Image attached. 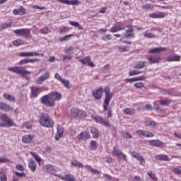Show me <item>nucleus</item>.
<instances>
[{
    "label": "nucleus",
    "instance_id": "f257e3e1",
    "mask_svg": "<svg viewBox=\"0 0 181 181\" xmlns=\"http://www.w3.org/2000/svg\"><path fill=\"white\" fill-rule=\"evenodd\" d=\"M103 91L105 93V97L103 103V110L107 111L108 109V106L110 105V102L112 98V93H111L110 87L105 86V88L103 86L99 87L98 89L95 90L93 92V97H95V100H100L101 97H103Z\"/></svg>",
    "mask_w": 181,
    "mask_h": 181
},
{
    "label": "nucleus",
    "instance_id": "f03ea898",
    "mask_svg": "<svg viewBox=\"0 0 181 181\" xmlns=\"http://www.w3.org/2000/svg\"><path fill=\"white\" fill-rule=\"evenodd\" d=\"M62 100V95L59 92H52L49 95H45L40 99L41 104L46 107H54L56 101Z\"/></svg>",
    "mask_w": 181,
    "mask_h": 181
},
{
    "label": "nucleus",
    "instance_id": "7ed1b4c3",
    "mask_svg": "<svg viewBox=\"0 0 181 181\" xmlns=\"http://www.w3.org/2000/svg\"><path fill=\"white\" fill-rule=\"evenodd\" d=\"M40 124L42 127H45V128H53V127H54V122H53V119L46 113H43L40 116Z\"/></svg>",
    "mask_w": 181,
    "mask_h": 181
},
{
    "label": "nucleus",
    "instance_id": "20e7f679",
    "mask_svg": "<svg viewBox=\"0 0 181 181\" xmlns=\"http://www.w3.org/2000/svg\"><path fill=\"white\" fill-rule=\"evenodd\" d=\"M8 71H11V73L21 74L23 77H25L27 74H30L32 73L31 71H26L24 67L21 66L8 67Z\"/></svg>",
    "mask_w": 181,
    "mask_h": 181
},
{
    "label": "nucleus",
    "instance_id": "39448f33",
    "mask_svg": "<svg viewBox=\"0 0 181 181\" xmlns=\"http://www.w3.org/2000/svg\"><path fill=\"white\" fill-rule=\"evenodd\" d=\"M0 120L4 122L3 127H14L15 122L13 120L11 119L8 115L5 113L0 114Z\"/></svg>",
    "mask_w": 181,
    "mask_h": 181
},
{
    "label": "nucleus",
    "instance_id": "423d86ee",
    "mask_svg": "<svg viewBox=\"0 0 181 181\" xmlns=\"http://www.w3.org/2000/svg\"><path fill=\"white\" fill-rule=\"evenodd\" d=\"M13 33H16L18 36H23V37L29 38L32 37V33L30 30L28 28H21L18 30H14Z\"/></svg>",
    "mask_w": 181,
    "mask_h": 181
},
{
    "label": "nucleus",
    "instance_id": "0eeeda50",
    "mask_svg": "<svg viewBox=\"0 0 181 181\" xmlns=\"http://www.w3.org/2000/svg\"><path fill=\"white\" fill-rule=\"evenodd\" d=\"M113 156H117L119 159H122L123 160H125L127 162V155H125L119 148L118 146H115L114 149L112 152Z\"/></svg>",
    "mask_w": 181,
    "mask_h": 181
},
{
    "label": "nucleus",
    "instance_id": "6e6552de",
    "mask_svg": "<svg viewBox=\"0 0 181 181\" xmlns=\"http://www.w3.org/2000/svg\"><path fill=\"white\" fill-rule=\"evenodd\" d=\"M125 29V25L124 23L118 22L113 27L110 29V32L111 33H116V32H121V30H124Z\"/></svg>",
    "mask_w": 181,
    "mask_h": 181
},
{
    "label": "nucleus",
    "instance_id": "1a4fd4ad",
    "mask_svg": "<svg viewBox=\"0 0 181 181\" xmlns=\"http://www.w3.org/2000/svg\"><path fill=\"white\" fill-rule=\"evenodd\" d=\"M71 112L74 117H79V118H86L87 117L86 112L76 107H72Z\"/></svg>",
    "mask_w": 181,
    "mask_h": 181
},
{
    "label": "nucleus",
    "instance_id": "9d476101",
    "mask_svg": "<svg viewBox=\"0 0 181 181\" xmlns=\"http://www.w3.org/2000/svg\"><path fill=\"white\" fill-rule=\"evenodd\" d=\"M135 34H134V28L132 26H127V30L125 32V35L120 39V42H122V39H134Z\"/></svg>",
    "mask_w": 181,
    "mask_h": 181
},
{
    "label": "nucleus",
    "instance_id": "9b49d317",
    "mask_svg": "<svg viewBox=\"0 0 181 181\" xmlns=\"http://www.w3.org/2000/svg\"><path fill=\"white\" fill-rule=\"evenodd\" d=\"M49 78H50V72L46 71L37 78L36 83L37 84H43V83H45L46 80H49Z\"/></svg>",
    "mask_w": 181,
    "mask_h": 181
},
{
    "label": "nucleus",
    "instance_id": "f8f14e48",
    "mask_svg": "<svg viewBox=\"0 0 181 181\" xmlns=\"http://www.w3.org/2000/svg\"><path fill=\"white\" fill-rule=\"evenodd\" d=\"M93 118L98 124H103V125H105V127H110V122L108 120L104 119L100 116H93Z\"/></svg>",
    "mask_w": 181,
    "mask_h": 181
},
{
    "label": "nucleus",
    "instance_id": "ddd939ff",
    "mask_svg": "<svg viewBox=\"0 0 181 181\" xmlns=\"http://www.w3.org/2000/svg\"><path fill=\"white\" fill-rule=\"evenodd\" d=\"M136 134L137 135H142V136H145L146 138H153V136H155V134H153V133L142 129L137 130Z\"/></svg>",
    "mask_w": 181,
    "mask_h": 181
},
{
    "label": "nucleus",
    "instance_id": "4468645a",
    "mask_svg": "<svg viewBox=\"0 0 181 181\" xmlns=\"http://www.w3.org/2000/svg\"><path fill=\"white\" fill-rule=\"evenodd\" d=\"M79 62L84 65L88 64L89 67H95V64L91 62V58L90 57H86L84 59H80Z\"/></svg>",
    "mask_w": 181,
    "mask_h": 181
},
{
    "label": "nucleus",
    "instance_id": "2eb2a0df",
    "mask_svg": "<svg viewBox=\"0 0 181 181\" xmlns=\"http://www.w3.org/2000/svg\"><path fill=\"white\" fill-rule=\"evenodd\" d=\"M90 134L86 131L81 132L77 136L76 139L78 141H86L90 139Z\"/></svg>",
    "mask_w": 181,
    "mask_h": 181
},
{
    "label": "nucleus",
    "instance_id": "dca6fc26",
    "mask_svg": "<svg viewBox=\"0 0 181 181\" xmlns=\"http://www.w3.org/2000/svg\"><path fill=\"white\" fill-rule=\"evenodd\" d=\"M19 56L21 57H36L40 56V54L35 52H21Z\"/></svg>",
    "mask_w": 181,
    "mask_h": 181
},
{
    "label": "nucleus",
    "instance_id": "f3484780",
    "mask_svg": "<svg viewBox=\"0 0 181 181\" xmlns=\"http://www.w3.org/2000/svg\"><path fill=\"white\" fill-rule=\"evenodd\" d=\"M0 110H1V111H4L5 112H8V111H12V107L8 103L0 102Z\"/></svg>",
    "mask_w": 181,
    "mask_h": 181
},
{
    "label": "nucleus",
    "instance_id": "a211bd4d",
    "mask_svg": "<svg viewBox=\"0 0 181 181\" xmlns=\"http://www.w3.org/2000/svg\"><path fill=\"white\" fill-rule=\"evenodd\" d=\"M148 144H149L151 146H163V142L158 139L149 140Z\"/></svg>",
    "mask_w": 181,
    "mask_h": 181
},
{
    "label": "nucleus",
    "instance_id": "6ab92c4d",
    "mask_svg": "<svg viewBox=\"0 0 181 181\" xmlns=\"http://www.w3.org/2000/svg\"><path fill=\"white\" fill-rule=\"evenodd\" d=\"M149 18H152L153 19H162L165 18V13L163 12L153 13L148 15Z\"/></svg>",
    "mask_w": 181,
    "mask_h": 181
},
{
    "label": "nucleus",
    "instance_id": "aec40b11",
    "mask_svg": "<svg viewBox=\"0 0 181 181\" xmlns=\"http://www.w3.org/2000/svg\"><path fill=\"white\" fill-rule=\"evenodd\" d=\"M33 138H35L34 135L25 134L23 136L22 141L24 144H30V142H32V141L33 140Z\"/></svg>",
    "mask_w": 181,
    "mask_h": 181
},
{
    "label": "nucleus",
    "instance_id": "412c9836",
    "mask_svg": "<svg viewBox=\"0 0 181 181\" xmlns=\"http://www.w3.org/2000/svg\"><path fill=\"white\" fill-rule=\"evenodd\" d=\"M154 158L156 160H165L166 162H169L170 160V158H169V156L165 154L156 155L155 156Z\"/></svg>",
    "mask_w": 181,
    "mask_h": 181
},
{
    "label": "nucleus",
    "instance_id": "4be33fe9",
    "mask_svg": "<svg viewBox=\"0 0 181 181\" xmlns=\"http://www.w3.org/2000/svg\"><path fill=\"white\" fill-rule=\"evenodd\" d=\"M57 2L65 4V5H78V0H57Z\"/></svg>",
    "mask_w": 181,
    "mask_h": 181
},
{
    "label": "nucleus",
    "instance_id": "5701e85b",
    "mask_svg": "<svg viewBox=\"0 0 181 181\" xmlns=\"http://www.w3.org/2000/svg\"><path fill=\"white\" fill-rule=\"evenodd\" d=\"M31 89V97L32 98H36L37 97V93H39V90H40V88L37 86H33L30 87Z\"/></svg>",
    "mask_w": 181,
    "mask_h": 181
},
{
    "label": "nucleus",
    "instance_id": "b1692460",
    "mask_svg": "<svg viewBox=\"0 0 181 181\" xmlns=\"http://www.w3.org/2000/svg\"><path fill=\"white\" fill-rule=\"evenodd\" d=\"M28 168L30 169L31 172H36L37 165L35 161L32 159H28Z\"/></svg>",
    "mask_w": 181,
    "mask_h": 181
},
{
    "label": "nucleus",
    "instance_id": "393cba45",
    "mask_svg": "<svg viewBox=\"0 0 181 181\" xmlns=\"http://www.w3.org/2000/svg\"><path fill=\"white\" fill-rule=\"evenodd\" d=\"M181 57L179 55H170L166 58L167 62H180Z\"/></svg>",
    "mask_w": 181,
    "mask_h": 181
},
{
    "label": "nucleus",
    "instance_id": "a878e982",
    "mask_svg": "<svg viewBox=\"0 0 181 181\" xmlns=\"http://www.w3.org/2000/svg\"><path fill=\"white\" fill-rule=\"evenodd\" d=\"M165 50H168V48L162 47H156L150 49L148 53H160V52H165Z\"/></svg>",
    "mask_w": 181,
    "mask_h": 181
},
{
    "label": "nucleus",
    "instance_id": "bb28decb",
    "mask_svg": "<svg viewBox=\"0 0 181 181\" xmlns=\"http://www.w3.org/2000/svg\"><path fill=\"white\" fill-rule=\"evenodd\" d=\"M35 62H38L37 59H21L19 62L18 64L22 65V64H28V63H35Z\"/></svg>",
    "mask_w": 181,
    "mask_h": 181
},
{
    "label": "nucleus",
    "instance_id": "cd10ccee",
    "mask_svg": "<svg viewBox=\"0 0 181 181\" xmlns=\"http://www.w3.org/2000/svg\"><path fill=\"white\" fill-rule=\"evenodd\" d=\"M147 60H148L151 64L159 63L160 62V57H149L147 58Z\"/></svg>",
    "mask_w": 181,
    "mask_h": 181
},
{
    "label": "nucleus",
    "instance_id": "c85d7f7f",
    "mask_svg": "<svg viewBox=\"0 0 181 181\" xmlns=\"http://www.w3.org/2000/svg\"><path fill=\"white\" fill-rule=\"evenodd\" d=\"M3 96L4 97L5 100H7V101H9L10 103H15V101H16L15 97L9 93H4Z\"/></svg>",
    "mask_w": 181,
    "mask_h": 181
},
{
    "label": "nucleus",
    "instance_id": "c756f323",
    "mask_svg": "<svg viewBox=\"0 0 181 181\" xmlns=\"http://www.w3.org/2000/svg\"><path fill=\"white\" fill-rule=\"evenodd\" d=\"M64 132V129L62 127H58L57 128V133L55 136V139L56 141H59L62 136H63V133Z\"/></svg>",
    "mask_w": 181,
    "mask_h": 181
},
{
    "label": "nucleus",
    "instance_id": "7c9ffc66",
    "mask_svg": "<svg viewBox=\"0 0 181 181\" xmlns=\"http://www.w3.org/2000/svg\"><path fill=\"white\" fill-rule=\"evenodd\" d=\"M123 112L126 115H134L135 114V109L127 107L123 110Z\"/></svg>",
    "mask_w": 181,
    "mask_h": 181
},
{
    "label": "nucleus",
    "instance_id": "2f4dec72",
    "mask_svg": "<svg viewBox=\"0 0 181 181\" xmlns=\"http://www.w3.org/2000/svg\"><path fill=\"white\" fill-rule=\"evenodd\" d=\"M45 170H47V173H50L53 175L54 173V168L51 164H47L45 166Z\"/></svg>",
    "mask_w": 181,
    "mask_h": 181
},
{
    "label": "nucleus",
    "instance_id": "473e14b6",
    "mask_svg": "<svg viewBox=\"0 0 181 181\" xmlns=\"http://www.w3.org/2000/svg\"><path fill=\"white\" fill-rule=\"evenodd\" d=\"M89 148L91 151H95L97 148H98V144H97V141H91Z\"/></svg>",
    "mask_w": 181,
    "mask_h": 181
},
{
    "label": "nucleus",
    "instance_id": "72a5a7b5",
    "mask_svg": "<svg viewBox=\"0 0 181 181\" xmlns=\"http://www.w3.org/2000/svg\"><path fill=\"white\" fill-rule=\"evenodd\" d=\"M30 155H32V156H33V158H35V160H37V162H38L39 165H40V162H42V158H40V157L39 156V155H37V153L31 151L30 152Z\"/></svg>",
    "mask_w": 181,
    "mask_h": 181
},
{
    "label": "nucleus",
    "instance_id": "f704fd0d",
    "mask_svg": "<svg viewBox=\"0 0 181 181\" xmlns=\"http://www.w3.org/2000/svg\"><path fill=\"white\" fill-rule=\"evenodd\" d=\"M145 64H146V62H140L134 66V69H144V67H145Z\"/></svg>",
    "mask_w": 181,
    "mask_h": 181
},
{
    "label": "nucleus",
    "instance_id": "c9c22d12",
    "mask_svg": "<svg viewBox=\"0 0 181 181\" xmlns=\"http://www.w3.org/2000/svg\"><path fill=\"white\" fill-rule=\"evenodd\" d=\"M144 37H146V39H153L155 37V35L148 30L144 33Z\"/></svg>",
    "mask_w": 181,
    "mask_h": 181
},
{
    "label": "nucleus",
    "instance_id": "e433bc0d",
    "mask_svg": "<svg viewBox=\"0 0 181 181\" xmlns=\"http://www.w3.org/2000/svg\"><path fill=\"white\" fill-rule=\"evenodd\" d=\"M90 132L93 138H98V136H100V134H98V131L97 130V129H95V127H92L90 129Z\"/></svg>",
    "mask_w": 181,
    "mask_h": 181
},
{
    "label": "nucleus",
    "instance_id": "4c0bfd02",
    "mask_svg": "<svg viewBox=\"0 0 181 181\" xmlns=\"http://www.w3.org/2000/svg\"><path fill=\"white\" fill-rule=\"evenodd\" d=\"M74 37V35H73V34H69V35H65V36L61 37V38L59 39V40H60V42H66V41H67V40H70V38H71V37Z\"/></svg>",
    "mask_w": 181,
    "mask_h": 181
},
{
    "label": "nucleus",
    "instance_id": "58836bf2",
    "mask_svg": "<svg viewBox=\"0 0 181 181\" xmlns=\"http://www.w3.org/2000/svg\"><path fill=\"white\" fill-rule=\"evenodd\" d=\"M146 126L148 127V128H156L158 124H156L155 121H149L146 124Z\"/></svg>",
    "mask_w": 181,
    "mask_h": 181
},
{
    "label": "nucleus",
    "instance_id": "ea45409f",
    "mask_svg": "<svg viewBox=\"0 0 181 181\" xmlns=\"http://www.w3.org/2000/svg\"><path fill=\"white\" fill-rule=\"evenodd\" d=\"M142 9H144V11H149L150 9H153V4H144L141 6Z\"/></svg>",
    "mask_w": 181,
    "mask_h": 181
},
{
    "label": "nucleus",
    "instance_id": "a19ab883",
    "mask_svg": "<svg viewBox=\"0 0 181 181\" xmlns=\"http://www.w3.org/2000/svg\"><path fill=\"white\" fill-rule=\"evenodd\" d=\"M13 45L14 46H22L23 45H25V42H23V40H21V39H18L16 40L13 42Z\"/></svg>",
    "mask_w": 181,
    "mask_h": 181
},
{
    "label": "nucleus",
    "instance_id": "79ce46f5",
    "mask_svg": "<svg viewBox=\"0 0 181 181\" xmlns=\"http://www.w3.org/2000/svg\"><path fill=\"white\" fill-rule=\"evenodd\" d=\"M147 175L151 177V179H153V180H158V177L156 176V174L153 173L152 171H148Z\"/></svg>",
    "mask_w": 181,
    "mask_h": 181
},
{
    "label": "nucleus",
    "instance_id": "37998d69",
    "mask_svg": "<svg viewBox=\"0 0 181 181\" xmlns=\"http://www.w3.org/2000/svg\"><path fill=\"white\" fill-rule=\"evenodd\" d=\"M69 23H70V25H71V26H75L76 28H78V29H83V27H81V25H80V23H78V22H77V21H70Z\"/></svg>",
    "mask_w": 181,
    "mask_h": 181
},
{
    "label": "nucleus",
    "instance_id": "c03bdc74",
    "mask_svg": "<svg viewBox=\"0 0 181 181\" xmlns=\"http://www.w3.org/2000/svg\"><path fill=\"white\" fill-rule=\"evenodd\" d=\"M71 165L73 166H78V168H84V165L83 163L77 161V160H74L71 162Z\"/></svg>",
    "mask_w": 181,
    "mask_h": 181
},
{
    "label": "nucleus",
    "instance_id": "a18cd8bd",
    "mask_svg": "<svg viewBox=\"0 0 181 181\" xmlns=\"http://www.w3.org/2000/svg\"><path fill=\"white\" fill-rule=\"evenodd\" d=\"M137 160H139V165H141V166H145V165H146V160H145V158H144V156H142L139 157Z\"/></svg>",
    "mask_w": 181,
    "mask_h": 181
},
{
    "label": "nucleus",
    "instance_id": "49530a36",
    "mask_svg": "<svg viewBox=\"0 0 181 181\" xmlns=\"http://www.w3.org/2000/svg\"><path fill=\"white\" fill-rule=\"evenodd\" d=\"M65 180L66 181H76V178L70 174H66V175H65Z\"/></svg>",
    "mask_w": 181,
    "mask_h": 181
},
{
    "label": "nucleus",
    "instance_id": "de8ad7c7",
    "mask_svg": "<svg viewBox=\"0 0 181 181\" xmlns=\"http://www.w3.org/2000/svg\"><path fill=\"white\" fill-rule=\"evenodd\" d=\"M61 82L66 88H70V81L69 80L62 79Z\"/></svg>",
    "mask_w": 181,
    "mask_h": 181
},
{
    "label": "nucleus",
    "instance_id": "09e8293b",
    "mask_svg": "<svg viewBox=\"0 0 181 181\" xmlns=\"http://www.w3.org/2000/svg\"><path fill=\"white\" fill-rule=\"evenodd\" d=\"M74 50V47H69L66 49H64V53H66V54H73V51Z\"/></svg>",
    "mask_w": 181,
    "mask_h": 181
},
{
    "label": "nucleus",
    "instance_id": "8fccbe9b",
    "mask_svg": "<svg viewBox=\"0 0 181 181\" xmlns=\"http://www.w3.org/2000/svg\"><path fill=\"white\" fill-rule=\"evenodd\" d=\"M172 101L169 99L163 100L160 101V105H169Z\"/></svg>",
    "mask_w": 181,
    "mask_h": 181
},
{
    "label": "nucleus",
    "instance_id": "3c124183",
    "mask_svg": "<svg viewBox=\"0 0 181 181\" xmlns=\"http://www.w3.org/2000/svg\"><path fill=\"white\" fill-rule=\"evenodd\" d=\"M12 27V23H5L1 25V30H4V29H8V28H11Z\"/></svg>",
    "mask_w": 181,
    "mask_h": 181
},
{
    "label": "nucleus",
    "instance_id": "603ef678",
    "mask_svg": "<svg viewBox=\"0 0 181 181\" xmlns=\"http://www.w3.org/2000/svg\"><path fill=\"white\" fill-rule=\"evenodd\" d=\"M112 39V36L108 34H105L102 37V40H105V41L111 40Z\"/></svg>",
    "mask_w": 181,
    "mask_h": 181
},
{
    "label": "nucleus",
    "instance_id": "864d4df0",
    "mask_svg": "<svg viewBox=\"0 0 181 181\" xmlns=\"http://www.w3.org/2000/svg\"><path fill=\"white\" fill-rule=\"evenodd\" d=\"M144 80H145V76H144L134 77L133 78V83H134L135 81H144Z\"/></svg>",
    "mask_w": 181,
    "mask_h": 181
},
{
    "label": "nucleus",
    "instance_id": "5fc2aeb1",
    "mask_svg": "<svg viewBox=\"0 0 181 181\" xmlns=\"http://www.w3.org/2000/svg\"><path fill=\"white\" fill-rule=\"evenodd\" d=\"M141 73H142L141 71H136V70H133V71H131L129 74V75L130 76H138V74H141Z\"/></svg>",
    "mask_w": 181,
    "mask_h": 181
},
{
    "label": "nucleus",
    "instance_id": "6e6d98bb",
    "mask_svg": "<svg viewBox=\"0 0 181 181\" xmlns=\"http://www.w3.org/2000/svg\"><path fill=\"white\" fill-rule=\"evenodd\" d=\"M11 160L5 157H0V163H9Z\"/></svg>",
    "mask_w": 181,
    "mask_h": 181
},
{
    "label": "nucleus",
    "instance_id": "4d7b16f0",
    "mask_svg": "<svg viewBox=\"0 0 181 181\" xmlns=\"http://www.w3.org/2000/svg\"><path fill=\"white\" fill-rule=\"evenodd\" d=\"M0 180L1 181H7L6 176L4 173L3 170L0 171Z\"/></svg>",
    "mask_w": 181,
    "mask_h": 181
},
{
    "label": "nucleus",
    "instance_id": "13d9d810",
    "mask_svg": "<svg viewBox=\"0 0 181 181\" xmlns=\"http://www.w3.org/2000/svg\"><path fill=\"white\" fill-rule=\"evenodd\" d=\"M131 155L133 158H135L136 159H139L141 156V155L139 154V153L136 152V151H132L131 153Z\"/></svg>",
    "mask_w": 181,
    "mask_h": 181
},
{
    "label": "nucleus",
    "instance_id": "bf43d9fd",
    "mask_svg": "<svg viewBox=\"0 0 181 181\" xmlns=\"http://www.w3.org/2000/svg\"><path fill=\"white\" fill-rule=\"evenodd\" d=\"M41 33L43 35H47V33H50V30H49V28L45 27L41 30Z\"/></svg>",
    "mask_w": 181,
    "mask_h": 181
},
{
    "label": "nucleus",
    "instance_id": "052dcab7",
    "mask_svg": "<svg viewBox=\"0 0 181 181\" xmlns=\"http://www.w3.org/2000/svg\"><path fill=\"white\" fill-rule=\"evenodd\" d=\"M18 11L20 13V15H25L26 13V9L23 6H20L18 8Z\"/></svg>",
    "mask_w": 181,
    "mask_h": 181
},
{
    "label": "nucleus",
    "instance_id": "680f3d73",
    "mask_svg": "<svg viewBox=\"0 0 181 181\" xmlns=\"http://www.w3.org/2000/svg\"><path fill=\"white\" fill-rule=\"evenodd\" d=\"M69 30L70 28H69V27H63L60 30V33H67L68 32H69Z\"/></svg>",
    "mask_w": 181,
    "mask_h": 181
},
{
    "label": "nucleus",
    "instance_id": "e2e57ef3",
    "mask_svg": "<svg viewBox=\"0 0 181 181\" xmlns=\"http://www.w3.org/2000/svg\"><path fill=\"white\" fill-rule=\"evenodd\" d=\"M173 173H175V175H181V169L179 168V167H176L173 170Z\"/></svg>",
    "mask_w": 181,
    "mask_h": 181
},
{
    "label": "nucleus",
    "instance_id": "0e129e2a",
    "mask_svg": "<svg viewBox=\"0 0 181 181\" xmlns=\"http://www.w3.org/2000/svg\"><path fill=\"white\" fill-rule=\"evenodd\" d=\"M134 87H136V88H142V87H144V83L137 82L134 83Z\"/></svg>",
    "mask_w": 181,
    "mask_h": 181
},
{
    "label": "nucleus",
    "instance_id": "69168bd1",
    "mask_svg": "<svg viewBox=\"0 0 181 181\" xmlns=\"http://www.w3.org/2000/svg\"><path fill=\"white\" fill-rule=\"evenodd\" d=\"M118 49L122 52H128V48L124 46L118 47Z\"/></svg>",
    "mask_w": 181,
    "mask_h": 181
},
{
    "label": "nucleus",
    "instance_id": "338daca9",
    "mask_svg": "<svg viewBox=\"0 0 181 181\" xmlns=\"http://www.w3.org/2000/svg\"><path fill=\"white\" fill-rule=\"evenodd\" d=\"M16 168L18 170H20L21 172H23L25 170V168H23V165H17Z\"/></svg>",
    "mask_w": 181,
    "mask_h": 181
},
{
    "label": "nucleus",
    "instance_id": "774afa93",
    "mask_svg": "<svg viewBox=\"0 0 181 181\" xmlns=\"http://www.w3.org/2000/svg\"><path fill=\"white\" fill-rule=\"evenodd\" d=\"M54 78L57 79V80H59V81H62V76L58 74V73H56L54 74Z\"/></svg>",
    "mask_w": 181,
    "mask_h": 181
}]
</instances>
